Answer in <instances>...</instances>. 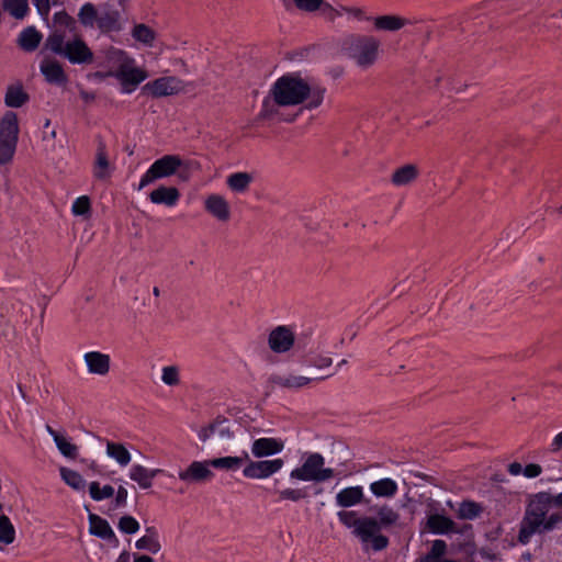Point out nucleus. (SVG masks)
I'll list each match as a JSON object with an SVG mask.
<instances>
[{
    "instance_id": "nucleus-55",
    "label": "nucleus",
    "mask_w": 562,
    "mask_h": 562,
    "mask_svg": "<svg viewBox=\"0 0 562 562\" xmlns=\"http://www.w3.org/2000/svg\"><path fill=\"white\" fill-rule=\"evenodd\" d=\"M548 504L551 508H562V492L555 495L546 492Z\"/></svg>"
},
{
    "instance_id": "nucleus-45",
    "label": "nucleus",
    "mask_w": 562,
    "mask_h": 562,
    "mask_svg": "<svg viewBox=\"0 0 562 562\" xmlns=\"http://www.w3.org/2000/svg\"><path fill=\"white\" fill-rule=\"evenodd\" d=\"M161 382L170 387L178 386L181 382L180 368L178 366H165L161 368Z\"/></svg>"
},
{
    "instance_id": "nucleus-2",
    "label": "nucleus",
    "mask_w": 562,
    "mask_h": 562,
    "mask_svg": "<svg viewBox=\"0 0 562 562\" xmlns=\"http://www.w3.org/2000/svg\"><path fill=\"white\" fill-rule=\"evenodd\" d=\"M551 509L546 492L538 493L530 499L518 535L520 543L526 544L532 535L553 530L562 522V514L550 513Z\"/></svg>"
},
{
    "instance_id": "nucleus-51",
    "label": "nucleus",
    "mask_w": 562,
    "mask_h": 562,
    "mask_svg": "<svg viewBox=\"0 0 562 562\" xmlns=\"http://www.w3.org/2000/svg\"><path fill=\"white\" fill-rule=\"evenodd\" d=\"M295 7L304 12H314L322 8L324 0H293Z\"/></svg>"
},
{
    "instance_id": "nucleus-22",
    "label": "nucleus",
    "mask_w": 562,
    "mask_h": 562,
    "mask_svg": "<svg viewBox=\"0 0 562 562\" xmlns=\"http://www.w3.org/2000/svg\"><path fill=\"white\" fill-rule=\"evenodd\" d=\"M364 501V490L361 485L346 486L339 490L335 495V504L342 509L362 504Z\"/></svg>"
},
{
    "instance_id": "nucleus-4",
    "label": "nucleus",
    "mask_w": 562,
    "mask_h": 562,
    "mask_svg": "<svg viewBox=\"0 0 562 562\" xmlns=\"http://www.w3.org/2000/svg\"><path fill=\"white\" fill-rule=\"evenodd\" d=\"M381 42L369 34H352L341 42V52L360 69L371 68L379 59Z\"/></svg>"
},
{
    "instance_id": "nucleus-13",
    "label": "nucleus",
    "mask_w": 562,
    "mask_h": 562,
    "mask_svg": "<svg viewBox=\"0 0 562 562\" xmlns=\"http://www.w3.org/2000/svg\"><path fill=\"white\" fill-rule=\"evenodd\" d=\"M204 212L221 224L231 222L233 207L228 199L220 192H209L202 199Z\"/></svg>"
},
{
    "instance_id": "nucleus-16",
    "label": "nucleus",
    "mask_w": 562,
    "mask_h": 562,
    "mask_svg": "<svg viewBox=\"0 0 562 562\" xmlns=\"http://www.w3.org/2000/svg\"><path fill=\"white\" fill-rule=\"evenodd\" d=\"M235 425L225 418H216L212 423L202 426L198 431V438L202 442L216 436L222 440H232L235 437Z\"/></svg>"
},
{
    "instance_id": "nucleus-5",
    "label": "nucleus",
    "mask_w": 562,
    "mask_h": 562,
    "mask_svg": "<svg viewBox=\"0 0 562 562\" xmlns=\"http://www.w3.org/2000/svg\"><path fill=\"white\" fill-rule=\"evenodd\" d=\"M45 48L66 58L71 64H90L93 53L78 36L66 38L64 33L53 31L46 38Z\"/></svg>"
},
{
    "instance_id": "nucleus-35",
    "label": "nucleus",
    "mask_w": 562,
    "mask_h": 562,
    "mask_svg": "<svg viewBox=\"0 0 562 562\" xmlns=\"http://www.w3.org/2000/svg\"><path fill=\"white\" fill-rule=\"evenodd\" d=\"M41 41L42 34L34 26L24 29L18 37L19 46L26 52L35 50L38 47Z\"/></svg>"
},
{
    "instance_id": "nucleus-7",
    "label": "nucleus",
    "mask_w": 562,
    "mask_h": 562,
    "mask_svg": "<svg viewBox=\"0 0 562 562\" xmlns=\"http://www.w3.org/2000/svg\"><path fill=\"white\" fill-rule=\"evenodd\" d=\"M372 510L375 516H370V521L373 522L369 527V532L372 535L370 537L371 549L372 551H381L389 544L387 537H385L381 530L396 527L400 522L401 515L394 507L387 504L375 505L372 507Z\"/></svg>"
},
{
    "instance_id": "nucleus-24",
    "label": "nucleus",
    "mask_w": 562,
    "mask_h": 562,
    "mask_svg": "<svg viewBox=\"0 0 562 562\" xmlns=\"http://www.w3.org/2000/svg\"><path fill=\"white\" fill-rule=\"evenodd\" d=\"M148 199L153 204L173 207L179 202L180 191L176 187L160 184L149 193Z\"/></svg>"
},
{
    "instance_id": "nucleus-15",
    "label": "nucleus",
    "mask_w": 562,
    "mask_h": 562,
    "mask_svg": "<svg viewBox=\"0 0 562 562\" xmlns=\"http://www.w3.org/2000/svg\"><path fill=\"white\" fill-rule=\"evenodd\" d=\"M295 342L294 330L285 325L272 328L267 337V345L273 353L282 355L289 352Z\"/></svg>"
},
{
    "instance_id": "nucleus-31",
    "label": "nucleus",
    "mask_w": 562,
    "mask_h": 562,
    "mask_svg": "<svg viewBox=\"0 0 562 562\" xmlns=\"http://www.w3.org/2000/svg\"><path fill=\"white\" fill-rule=\"evenodd\" d=\"M427 526L429 530L436 535H446L456 531L454 521L440 514L430 515L427 519Z\"/></svg>"
},
{
    "instance_id": "nucleus-61",
    "label": "nucleus",
    "mask_w": 562,
    "mask_h": 562,
    "mask_svg": "<svg viewBox=\"0 0 562 562\" xmlns=\"http://www.w3.org/2000/svg\"><path fill=\"white\" fill-rule=\"evenodd\" d=\"M326 5H329L328 3H325L322 5L321 9H323V12L331 20L336 19V18H339L340 15H336V12H329L328 10H326Z\"/></svg>"
},
{
    "instance_id": "nucleus-33",
    "label": "nucleus",
    "mask_w": 562,
    "mask_h": 562,
    "mask_svg": "<svg viewBox=\"0 0 562 562\" xmlns=\"http://www.w3.org/2000/svg\"><path fill=\"white\" fill-rule=\"evenodd\" d=\"M29 101V94L20 83L7 88L4 103L9 108H21Z\"/></svg>"
},
{
    "instance_id": "nucleus-11",
    "label": "nucleus",
    "mask_w": 562,
    "mask_h": 562,
    "mask_svg": "<svg viewBox=\"0 0 562 562\" xmlns=\"http://www.w3.org/2000/svg\"><path fill=\"white\" fill-rule=\"evenodd\" d=\"M283 467L284 460L282 458L254 460L245 452L243 475L250 480H266L279 473Z\"/></svg>"
},
{
    "instance_id": "nucleus-64",
    "label": "nucleus",
    "mask_w": 562,
    "mask_h": 562,
    "mask_svg": "<svg viewBox=\"0 0 562 562\" xmlns=\"http://www.w3.org/2000/svg\"><path fill=\"white\" fill-rule=\"evenodd\" d=\"M153 293H154L155 296H159L160 295V291H159V289L157 286L154 288Z\"/></svg>"
},
{
    "instance_id": "nucleus-6",
    "label": "nucleus",
    "mask_w": 562,
    "mask_h": 562,
    "mask_svg": "<svg viewBox=\"0 0 562 562\" xmlns=\"http://www.w3.org/2000/svg\"><path fill=\"white\" fill-rule=\"evenodd\" d=\"M335 471L326 467L325 458L318 452H304L300 464L289 472L291 482L322 483L331 480Z\"/></svg>"
},
{
    "instance_id": "nucleus-36",
    "label": "nucleus",
    "mask_w": 562,
    "mask_h": 562,
    "mask_svg": "<svg viewBox=\"0 0 562 562\" xmlns=\"http://www.w3.org/2000/svg\"><path fill=\"white\" fill-rule=\"evenodd\" d=\"M133 38L146 47H153L156 41V32L146 24H136L132 30Z\"/></svg>"
},
{
    "instance_id": "nucleus-39",
    "label": "nucleus",
    "mask_w": 562,
    "mask_h": 562,
    "mask_svg": "<svg viewBox=\"0 0 562 562\" xmlns=\"http://www.w3.org/2000/svg\"><path fill=\"white\" fill-rule=\"evenodd\" d=\"M99 16L100 15L98 14L95 7L89 2L85 3L78 12L79 22L85 27H89V29L98 26Z\"/></svg>"
},
{
    "instance_id": "nucleus-56",
    "label": "nucleus",
    "mask_w": 562,
    "mask_h": 562,
    "mask_svg": "<svg viewBox=\"0 0 562 562\" xmlns=\"http://www.w3.org/2000/svg\"><path fill=\"white\" fill-rule=\"evenodd\" d=\"M34 5L37 9V12L45 16L48 14L49 7H50V0H33Z\"/></svg>"
},
{
    "instance_id": "nucleus-20",
    "label": "nucleus",
    "mask_w": 562,
    "mask_h": 562,
    "mask_svg": "<svg viewBox=\"0 0 562 562\" xmlns=\"http://www.w3.org/2000/svg\"><path fill=\"white\" fill-rule=\"evenodd\" d=\"M40 71L50 85L63 86L68 82L64 66L54 57L45 56L40 64Z\"/></svg>"
},
{
    "instance_id": "nucleus-29",
    "label": "nucleus",
    "mask_w": 562,
    "mask_h": 562,
    "mask_svg": "<svg viewBox=\"0 0 562 562\" xmlns=\"http://www.w3.org/2000/svg\"><path fill=\"white\" fill-rule=\"evenodd\" d=\"M58 471L61 481L75 492L83 493L87 486L89 487L86 479L78 471L67 467H59Z\"/></svg>"
},
{
    "instance_id": "nucleus-12",
    "label": "nucleus",
    "mask_w": 562,
    "mask_h": 562,
    "mask_svg": "<svg viewBox=\"0 0 562 562\" xmlns=\"http://www.w3.org/2000/svg\"><path fill=\"white\" fill-rule=\"evenodd\" d=\"M189 83L177 76H164L148 81L144 87V93L153 98H165L184 93Z\"/></svg>"
},
{
    "instance_id": "nucleus-40",
    "label": "nucleus",
    "mask_w": 562,
    "mask_h": 562,
    "mask_svg": "<svg viewBox=\"0 0 562 562\" xmlns=\"http://www.w3.org/2000/svg\"><path fill=\"white\" fill-rule=\"evenodd\" d=\"M326 10L336 12V15L347 16L349 20L355 21H367L369 18L366 15L363 9L359 7L338 5L334 8L333 5H326Z\"/></svg>"
},
{
    "instance_id": "nucleus-8",
    "label": "nucleus",
    "mask_w": 562,
    "mask_h": 562,
    "mask_svg": "<svg viewBox=\"0 0 562 562\" xmlns=\"http://www.w3.org/2000/svg\"><path fill=\"white\" fill-rule=\"evenodd\" d=\"M20 135L18 115L7 112L0 119V167L9 166L15 156Z\"/></svg>"
},
{
    "instance_id": "nucleus-53",
    "label": "nucleus",
    "mask_w": 562,
    "mask_h": 562,
    "mask_svg": "<svg viewBox=\"0 0 562 562\" xmlns=\"http://www.w3.org/2000/svg\"><path fill=\"white\" fill-rule=\"evenodd\" d=\"M541 467L536 463H530L524 468V475L526 477L532 479L537 477L541 473Z\"/></svg>"
},
{
    "instance_id": "nucleus-27",
    "label": "nucleus",
    "mask_w": 562,
    "mask_h": 562,
    "mask_svg": "<svg viewBox=\"0 0 562 562\" xmlns=\"http://www.w3.org/2000/svg\"><path fill=\"white\" fill-rule=\"evenodd\" d=\"M89 531L93 536L112 541L114 546H117L119 543V540L110 524L95 514L89 515Z\"/></svg>"
},
{
    "instance_id": "nucleus-34",
    "label": "nucleus",
    "mask_w": 562,
    "mask_h": 562,
    "mask_svg": "<svg viewBox=\"0 0 562 562\" xmlns=\"http://www.w3.org/2000/svg\"><path fill=\"white\" fill-rule=\"evenodd\" d=\"M98 27L103 32L117 31L122 29L121 13L115 9L103 11L98 20Z\"/></svg>"
},
{
    "instance_id": "nucleus-58",
    "label": "nucleus",
    "mask_w": 562,
    "mask_h": 562,
    "mask_svg": "<svg viewBox=\"0 0 562 562\" xmlns=\"http://www.w3.org/2000/svg\"><path fill=\"white\" fill-rule=\"evenodd\" d=\"M508 472L514 476H518L520 474H524V468L520 463L513 462L508 465Z\"/></svg>"
},
{
    "instance_id": "nucleus-19",
    "label": "nucleus",
    "mask_w": 562,
    "mask_h": 562,
    "mask_svg": "<svg viewBox=\"0 0 562 562\" xmlns=\"http://www.w3.org/2000/svg\"><path fill=\"white\" fill-rule=\"evenodd\" d=\"M375 32L395 33L407 26L411 22L400 14H379L367 19Z\"/></svg>"
},
{
    "instance_id": "nucleus-1",
    "label": "nucleus",
    "mask_w": 562,
    "mask_h": 562,
    "mask_svg": "<svg viewBox=\"0 0 562 562\" xmlns=\"http://www.w3.org/2000/svg\"><path fill=\"white\" fill-rule=\"evenodd\" d=\"M326 88L299 72L279 77L270 87L269 99L278 106L304 105L306 110L319 108L325 100Z\"/></svg>"
},
{
    "instance_id": "nucleus-3",
    "label": "nucleus",
    "mask_w": 562,
    "mask_h": 562,
    "mask_svg": "<svg viewBox=\"0 0 562 562\" xmlns=\"http://www.w3.org/2000/svg\"><path fill=\"white\" fill-rule=\"evenodd\" d=\"M108 63L112 68L110 76H113L120 82L124 93H132L139 83L148 78L146 69L139 67L136 60L124 50H110Z\"/></svg>"
},
{
    "instance_id": "nucleus-43",
    "label": "nucleus",
    "mask_w": 562,
    "mask_h": 562,
    "mask_svg": "<svg viewBox=\"0 0 562 562\" xmlns=\"http://www.w3.org/2000/svg\"><path fill=\"white\" fill-rule=\"evenodd\" d=\"M15 540V528L9 517L0 515V542L11 544Z\"/></svg>"
},
{
    "instance_id": "nucleus-30",
    "label": "nucleus",
    "mask_w": 562,
    "mask_h": 562,
    "mask_svg": "<svg viewBox=\"0 0 562 562\" xmlns=\"http://www.w3.org/2000/svg\"><path fill=\"white\" fill-rule=\"evenodd\" d=\"M369 490L378 498H392L396 495L398 485L393 479L384 477L371 482Z\"/></svg>"
},
{
    "instance_id": "nucleus-47",
    "label": "nucleus",
    "mask_w": 562,
    "mask_h": 562,
    "mask_svg": "<svg viewBox=\"0 0 562 562\" xmlns=\"http://www.w3.org/2000/svg\"><path fill=\"white\" fill-rule=\"evenodd\" d=\"M111 175V166L103 150H99L97 154L94 165V176L99 179H106Z\"/></svg>"
},
{
    "instance_id": "nucleus-49",
    "label": "nucleus",
    "mask_w": 562,
    "mask_h": 562,
    "mask_svg": "<svg viewBox=\"0 0 562 562\" xmlns=\"http://www.w3.org/2000/svg\"><path fill=\"white\" fill-rule=\"evenodd\" d=\"M90 211H91V203H90V199L87 195H81V196L77 198L71 205V212L75 216L89 217Z\"/></svg>"
},
{
    "instance_id": "nucleus-44",
    "label": "nucleus",
    "mask_w": 562,
    "mask_h": 562,
    "mask_svg": "<svg viewBox=\"0 0 562 562\" xmlns=\"http://www.w3.org/2000/svg\"><path fill=\"white\" fill-rule=\"evenodd\" d=\"M135 546L139 550H145V551H148L154 554L159 552V550L161 548L158 537L154 532L147 533V535L143 536L142 538H139L135 542Z\"/></svg>"
},
{
    "instance_id": "nucleus-63",
    "label": "nucleus",
    "mask_w": 562,
    "mask_h": 562,
    "mask_svg": "<svg viewBox=\"0 0 562 562\" xmlns=\"http://www.w3.org/2000/svg\"><path fill=\"white\" fill-rule=\"evenodd\" d=\"M115 562H130V557L126 552H123L119 555Z\"/></svg>"
},
{
    "instance_id": "nucleus-9",
    "label": "nucleus",
    "mask_w": 562,
    "mask_h": 562,
    "mask_svg": "<svg viewBox=\"0 0 562 562\" xmlns=\"http://www.w3.org/2000/svg\"><path fill=\"white\" fill-rule=\"evenodd\" d=\"M187 164L177 155H165L155 160L146 172L140 177L137 190L140 191L145 187L153 184L159 179L175 176Z\"/></svg>"
},
{
    "instance_id": "nucleus-59",
    "label": "nucleus",
    "mask_w": 562,
    "mask_h": 562,
    "mask_svg": "<svg viewBox=\"0 0 562 562\" xmlns=\"http://www.w3.org/2000/svg\"><path fill=\"white\" fill-rule=\"evenodd\" d=\"M480 554H481V557L483 559H486V560H490V561H496L497 560L496 553H494L491 550L485 549V548L480 550Z\"/></svg>"
},
{
    "instance_id": "nucleus-25",
    "label": "nucleus",
    "mask_w": 562,
    "mask_h": 562,
    "mask_svg": "<svg viewBox=\"0 0 562 562\" xmlns=\"http://www.w3.org/2000/svg\"><path fill=\"white\" fill-rule=\"evenodd\" d=\"M105 456L120 468H126L132 462V453L123 442L104 440Z\"/></svg>"
},
{
    "instance_id": "nucleus-23",
    "label": "nucleus",
    "mask_w": 562,
    "mask_h": 562,
    "mask_svg": "<svg viewBox=\"0 0 562 562\" xmlns=\"http://www.w3.org/2000/svg\"><path fill=\"white\" fill-rule=\"evenodd\" d=\"M162 473L161 469H148L140 463H134L128 470V477L140 488L148 490L153 486L155 477Z\"/></svg>"
},
{
    "instance_id": "nucleus-50",
    "label": "nucleus",
    "mask_w": 562,
    "mask_h": 562,
    "mask_svg": "<svg viewBox=\"0 0 562 562\" xmlns=\"http://www.w3.org/2000/svg\"><path fill=\"white\" fill-rule=\"evenodd\" d=\"M119 529L127 535L136 533L139 530V522L132 516H123L119 520Z\"/></svg>"
},
{
    "instance_id": "nucleus-38",
    "label": "nucleus",
    "mask_w": 562,
    "mask_h": 562,
    "mask_svg": "<svg viewBox=\"0 0 562 562\" xmlns=\"http://www.w3.org/2000/svg\"><path fill=\"white\" fill-rule=\"evenodd\" d=\"M313 381L312 378L299 374V373H288L285 375L278 378V384L280 386L296 390L307 386Z\"/></svg>"
},
{
    "instance_id": "nucleus-54",
    "label": "nucleus",
    "mask_w": 562,
    "mask_h": 562,
    "mask_svg": "<svg viewBox=\"0 0 562 562\" xmlns=\"http://www.w3.org/2000/svg\"><path fill=\"white\" fill-rule=\"evenodd\" d=\"M128 492L124 486H119L115 495V504L117 507L126 505Z\"/></svg>"
},
{
    "instance_id": "nucleus-48",
    "label": "nucleus",
    "mask_w": 562,
    "mask_h": 562,
    "mask_svg": "<svg viewBox=\"0 0 562 562\" xmlns=\"http://www.w3.org/2000/svg\"><path fill=\"white\" fill-rule=\"evenodd\" d=\"M53 24L55 27L54 31H58L60 33H63L61 31L64 29L74 31L76 25L74 19L70 15H68L65 11H59L54 14Z\"/></svg>"
},
{
    "instance_id": "nucleus-42",
    "label": "nucleus",
    "mask_w": 562,
    "mask_h": 562,
    "mask_svg": "<svg viewBox=\"0 0 562 562\" xmlns=\"http://www.w3.org/2000/svg\"><path fill=\"white\" fill-rule=\"evenodd\" d=\"M115 491L113 486L105 484L100 486V483L97 481H92L89 483V494L91 498L95 502H100L106 498H110L114 495Z\"/></svg>"
},
{
    "instance_id": "nucleus-17",
    "label": "nucleus",
    "mask_w": 562,
    "mask_h": 562,
    "mask_svg": "<svg viewBox=\"0 0 562 562\" xmlns=\"http://www.w3.org/2000/svg\"><path fill=\"white\" fill-rule=\"evenodd\" d=\"M285 448V441L278 437H260L251 441L250 452L254 459H269L280 454Z\"/></svg>"
},
{
    "instance_id": "nucleus-14",
    "label": "nucleus",
    "mask_w": 562,
    "mask_h": 562,
    "mask_svg": "<svg viewBox=\"0 0 562 562\" xmlns=\"http://www.w3.org/2000/svg\"><path fill=\"white\" fill-rule=\"evenodd\" d=\"M211 460H193L184 469L178 472L180 481L187 484H201L214 479Z\"/></svg>"
},
{
    "instance_id": "nucleus-21",
    "label": "nucleus",
    "mask_w": 562,
    "mask_h": 562,
    "mask_svg": "<svg viewBox=\"0 0 562 562\" xmlns=\"http://www.w3.org/2000/svg\"><path fill=\"white\" fill-rule=\"evenodd\" d=\"M46 431L53 438L59 453L68 459L76 460L79 456L80 448L72 442L71 438L64 431L54 430L50 426H46Z\"/></svg>"
},
{
    "instance_id": "nucleus-37",
    "label": "nucleus",
    "mask_w": 562,
    "mask_h": 562,
    "mask_svg": "<svg viewBox=\"0 0 562 562\" xmlns=\"http://www.w3.org/2000/svg\"><path fill=\"white\" fill-rule=\"evenodd\" d=\"M2 8L18 20L24 19L30 11L29 0H2Z\"/></svg>"
},
{
    "instance_id": "nucleus-41",
    "label": "nucleus",
    "mask_w": 562,
    "mask_h": 562,
    "mask_svg": "<svg viewBox=\"0 0 562 562\" xmlns=\"http://www.w3.org/2000/svg\"><path fill=\"white\" fill-rule=\"evenodd\" d=\"M483 512L480 504L471 501H464L459 504L457 515L460 519L472 520L477 518Z\"/></svg>"
},
{
    "instance_id": "nucleus-10",
    "label": "nucleus",
    "mask_w": 562,
    "mask_h": 562,
    "mask_svg": "<svg viewBox=\"0 0 562 562\" xmlns=\"http://www.w3.org/2000/svg\"><path fill=\"white\" fill-rule=\"evenodd\" d=\"M338 520L347 528L351 530L353 537H356L364 551H372L371 539L372 536L369 532V527L373 522L370 521V516H359L355 510L342 509L337 513Z\"/></svg>"
},
{
    "instance_id": "nucleus-60",
    "label": "nucleus",
    "mask_w": 562,
    "mask_h": 562,
    "mask_svg": "<svg viewBox=\"0 0 562 562\" xmlns=\"http://www.w3.org/2000/svg\"><path fill=\"white\" fill-rule=\"evenodd\" d=\"M273 113H274V110L269 108V100H266L263 103L262 116L269 117Z\"/></svg>"
},
{
    "instance_id": "nucleus-57",
    "label": "nucleus",
    "mask_w": 562,
    "mask_h": 562,
    "mask_svg": "<svg viewBox=\"0 0 562 562\" xmlns=\"http://www.w3.org/2000/svg\"><path fill=\"white\" fill-rule=\"evenodd\" d=\"M562 449V431L557 434L551 442V451L558 452Z\"/></svg>"
},
{
    "instance_id": "nucleus-62",
    "label": "nucleus",
    "mask_w": 562,
    "mask_h": 562,
    "mask_svg": "<svg viewBox=\"0 0 562 562\" xmlns=\"http://www.w3.org/2000/svg\"><path fill=\"white\" fill-rule=\"evenodd\" d=\"M134 562H154L148 555H139L134 559Z\"/></svg>"
},
{
    "instance_id": "nucleus-32",
    "label": "nucleus",
    "mask_w": 562,
    "mask_h": 562,
    "mask_svg": "<svg viewBox=\"0 0 562 562\" xmlns=\"http://www.w3.org/2000/svg\"><path fill=\"white\" fill-rule=\"evenodd\" d=\"M210 460L212 469H216L223 472H235L238 471L245 463V456H224Z\"/></svg>"
},
{
    "instance_id": "nucleus-26",
    "label": "nucleus",
    "mask_w": 562,
    "mask_h": 562,
    "mask_svg": "<svg viewBox=\"0 0 562 562\" xmlns=\"http://www.w3.org/2000/svg\"><path fill=\"white\" fill-rule=\"evenodd\" d=\"M254 180H255V176L252 172L236 171V172L229 173L226 177L225 183L232 193L245 194L246 192H248Z\"/></svg>"
},
{
    "instance_id": "nucleus-46",
    "label": "nucleus",
    "mask_w": 562,
    "mask_h": 562,
    "mask_svg": "<svg viewBox=\"0 0 562 562\" xmlns=\"http://www.w3.org/2000/svg\"><path fill=\"white\" fill-rule=\"evenodd\" d=\"M279 501L297 503L307 497L305 488L285 487L277 492Z\"/></svg>"
},
{
    "instance_id": "nucleus-18",
    "label": "nucleus",
    "mask_w": 562,
    "mask_h": 562,
    "mask_svg": "<svg viewBox=\"0 0 562 562\" xmlns=\"http://www.w3.org/2000/svg\"><path fill=\"white\" fill-rule=\"evenodd\" d=\"M82 359L90 375L106 376L111 372L112 359L109 353L91 350L85 352Z\"/></svg>"
},
{
    "instance_id": "nucleus-52",
    "label": "nucleus",
    "mask_w": 562,
    "mask_h": 562,
    "mask_svg": "<svg viewBox=\"0 0 562 562\" xmlns=\"http://www.w3.org/2000/svg\"><path fill=\"white\" fill-rule=\"evenodd\" d=\"M311 364L317 369H326L333 364V359L327 355H313Z\"/></svg>"
},
{
    "instance_id": "nucleus-28",
    "label": "nucleus",
    "mask_w": 562,
    "mask_h": 562,
    "mask_svg": "<svg viewBox=\"0 0 562 562\" xmlns=\"http://www.w3.org/2000/svg\"><path fill=\"white\" fill-rule=\"evenodd\" d=\"M418 176L419 168L414 164H407L393 171L391 182L395 187H408L417 180Z\"/></svg>"
}]
</instances>
